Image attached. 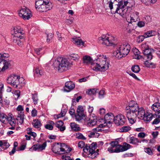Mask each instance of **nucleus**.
Wrapping results in <instances>:
<instances>
[{
	"label": "nucleus",
	"instance_id": "f3484780",
	"mask_svg": "<svg viewBox=\"0 0 160 160\" xmlns=\"http://www.w3.org/2000/svg\"><path fill=\"white\" fill-rule=\"evenodd\" d=\"M103 127H101L100 126V124L98 126L92 129L93 132H91L90 133L91 136L92 137H98L99 136V133L98 132H101L103 131L102 128Z\"/></svg>",
	"mask_w": 160,
	"mask_h": 160
},
{
	"label": "nucleus",
	"instance_id": "423d86ee",
	"mask_svg": "<svg viewBox=\"0 0 160 160\" xmlns=\"http://www.w3.org/2000/svg\"><path fill=\"white\" fill-rule=\"evenodd\" d=\"M117 50L113 53V55L119 59L126 56L130 50V45L127 43L120 44L117 46Z\"/></svg>",
	"mask_w": 160,
	"mask_h": 160
},
{
	"label": "nucleus",
	"instance_id": "2eb2a0df",
	"mask_svg": "<svg viewBox=\"0 0 160 160\" xmlns=\"http://www.w3.org/2000/svg\"><path fill=\"white\" fill-rule=\"evenodd\" d=\"M139 12L134 11L131 13L130 17L127 18L126 20L129 23L136 22L138 21L139 17Z\"/></svg>",
	"mask_w": 160,
	"mask_h": 160
},
{
	"label": "nucleus",
	"instance_id": "de8ad7c7",
	"mask_svg": "<svg viewBox=\"0 0 160 160\" xmlns=\"http://www.w3.org/2000/svg\"><path fill=\"white\" fill-rule=\"evenodd\" d=\"M123 149L122 146L119 145L118 144L116 148H115L114 152L118 153L120 152H123Z\"/></svg>",
	"mask_w": 160,
	"mask_h": 160
},
{
	"label": "nucleus",
	"instance_id": "6ab92c4d",
	"mask_svg": "<svg viewBox=\"0 0 160 160\" xmlns=\"http://www.w3.org/2000/svg\"><path fill=\"white\" fill-rule=\"evenodd\" d=\"M75 87L74 83L71 81L67 82L65 84L64 87V91L69 92L73 89Z\"/></svg>",
	"mask_w": 160,
	"mask_h": 160
},
{
	"label": "nucleus",
	"instance_id": "4468645a",
	"mask_svg": "<svg viewBox=\"0 0 160 160\" xmlns=\"http://www.w3.org/2000/svg\"><path fill=\"white\" fill-rule=\"evenodd\" d=\"M126 118L122 114H119L115 117L114 122L117 125H122L126 122Z\"/></svg>",
	"mask_w": 160,
	"mask_h": 160
},
{
	"label": "nucleus",
	"instance_id": "393cba45",
	"mask_svg": "<svg viewBox=\"0 0 160 160\" xmlns=\"http://www.w3.org/2000/svg\"><path fill=\"white\" fill-rule=\"evenodd\" d=\"M63 122L62 121H57L55 124V126L57 128L60 129L61 131H63L66 128L65 126H63Z\"/></svg>",
	"mask_w": 160,
	"mask_h": 160
},
{
	"label": "nucleus",
	"instance_id": "bf43d9fd",
	"mask_svg": "<svg viewBox=\"0 0 160 160\" xmlns=\"http://www.w3.org/2000/svg\"><path fill=\"white\" fill-rule=\"evenodd\" d=\"M84 115H80L77 114V115L75 116V118L77 121H79L81 120L83 118V117Z\"/></svg>",
	"mask_w": 160,
	"mask_h": 160
},
{
	"label": "nucleus",
	"instance_id": "cd10ccee",
	"mask_svg": "<svg viewBox=\"0 0 160 160\" xmlns=\"http://www.w3.org/2000/svg\"><path fill=\"white\" fill-rule=\"evenodd\" d=\"M72 39L73 42L78 46L84 45V42L79 38H73Z\"/></svg>",
	"mask_w": 160,
	"mask_h": 160
},
{
	"label": "nucleus",
	"instance_id": "49530a36",
	"mask_svg": "<svg viewBox=\"0 0 160 160\" xmlns=\"http://www.w3.org/2000/svg\"><path fill=\"white\" fill-rule=\"evenodd\" d=\"M74 135L75 136V138H77L82 140H85L86 139L85 137L80 132L77 133Z\"/></svg>",
	"mask_w": 160,
	"mask_h": 160
},
{
	"label": "nucleus",
	"instance_id": "8fccbe9b",
	"mask_svg": "<svg viewBox=\"0 0 160 160\" xmlns=\"http://www.w3.org/2000/svg\"><path fill=\"white\" fill-rule=\"evenodd\" d=\"M97 90L95 88H92L89 89L88 91H86V93L89 95H94L96 92Z\"/></svg>",
	"mask_w": 160,
	"mask_h": 160
},
{
	"label": "nucleus",
	"instance_id": "7c9ffc66",
	"mask_svg": "<svg viewBox=\"0 0 160 160\" xmlns=\"http://www.w3.org/2000/svg\"><path fill=\"white\" fill-rule=\"evenodd\" d=\"M32 100L34 104V105L37 104L39 100L37 92H35L34 93L32 94Z\"/></svg>",
	"mask_w": 160,
	"mask_h": 160
},
{
	"label": "nucleus",
	"instance_id": "f03ea898",
	"mask_svg": "<svg viewBox=\"0 0 160 160\" xmlns=\"http://www.w3.org/2000/svg\"><path fill=\"white\" fill-rule=\"evenodd\" d=\"M128 0H109L107 3L112 13H117L124 17L127 12Z\"/></svg>",
	"mask_w": 160,
	"mask_h": 160
},
{
	"label": "nucleus",
	"instance_id": "e433bc0d",
	"mask_svg": "<svg viewBox=\"0 0 160 160\" xmlns=\"http://www.w3.org/2000/svg\"><path fill=\"white\" fill-rule=\"evenodd\" d=\"M151 109L153 111L156 112L160 109V103L155 102L153 104L151 107Z\"/></svg>",
	"mask_w": 160,
	"mask_h": 160
},
{
	"label": "nucleus",
	"instance_id": "6e6d98bb",
	"mask_svg": "<svg viewBox=\"0 0 160 160\" xmlns=\"http://www.w3.org/2000/svg\"><path fill=\"white\" fill-rule=\"evenodd\" d=\"M144 151L147 154L150 155H152L153 154V152L151 149L150 148H144Z\"/></svg>",
	"mask_w": 160,
	"mask_h": 160
},
{
	"label": "nucleus",
	"instance_id": "dca6fc26",
	"mask_svg": "<svg viewBox=\"0 0 160 160\" xmlns=\"http://www.w3.org/2000/svg\"><path fill=\"white\" fill-rule=\"evenodd\" d=\"M51 149L52 152L58 154L61 153V143H55L52 145Z\"/></svg>",
	"mask_w": 160,
	"mask_h": 160
},
{
	"label": "nucleus",
	"instance_id": "0e129e2a",
	"mask_svg": "<svg viewBox=\"0 0 160 160\" xmlns=\"http://www.w3.org/2000/svg\"><path fill=\"white\" fill-rule=\"evenodd\" d=\"M99 97L100 98H103L105 96V91L104 90H101L100 91L99 93Z\"/></svg>",
	"mask_w": 160,
	"mask_h": 160
},
{
	"label": "nucleus",
	"instance_id": "412c9836",
	"mask_svg": "<svg viewBox=\"0 0 160 160\" xmlns=\"http://www.w3.org/2000/svg\"><path fill=\"white\" fill-rule=\"evenodd\" d=\"M145 113L146 112L144 108L142 107H141L139 108L136 113L137 118L138 117V118L143 119V118H144Z\"/></svg>",
	"mask_w": 160,
	"mask_h": 160
},
{
	"label": "nucleus",
	"instance_id": "20e7f679",
	"mask_svg": "<svg viewBox=\"0 0 160 160\" xmlns=\"http://www.w3.org/2000/svg\"><path fill=\"white\" fill-rule=\"evenodd\" d=\"M71 65L69 60L62 57L58 58L54 61L53 64L54 69L59 72H62L68 70Z\"/></svg>",
	"mask_w": 160,
	"mask_h": 160
},
{
	"label": "nucleus",
	"instance_id": "603ef678",
	"mask_svg": "<svg viewBox=\"0 0 160 160\" xmlns=\"http://www.w3.org/2000/svg\"><path fill=\"white\" fill-rule=\"evenodd\" d=\"M28 132L27 133L29 134L30 135L32 136L33 138H35L36 136V134L33 132H32V129L30 128H27Z\"/></svg>",
	"mask_w": 160,
	"mask_h": 160
},
{
	"label": "nucleus",
	"instance_id": "ddd939ff",
	"mask_svg": "<svg viewBox=\"0 0 160 160\" xmlns=\"http://www.w3.org/2000/svg\"><path fill=\"white\" fill-rule=\"evenodd\" d=\"M17 110L20 112L18 113L17 117L16 118V120L17 121V123L18 124L21 125L23 122L24 114L23 112V108L21 105H19L17 108Z\"/></svg>",
	"mask_w": 160,
	"mask_h": 160
},
{
	"label": "nucleus",
	"instance_id": "c9c22d12",
	"mask_svg": "<svg viewBox=\"0 0 160 160\" xmlns=\"http://www.w3.org/2000/svg\"><path fill=\"white\" fill-rule=\"evenodd\" d=\"M67 110L68 107L67 106H63L61 109V111L60 114L59 115L60 116H58V118H59L60 117L64 116L67 112Z\"/></svg>",
	"mask_w": 160,
	"mask_h": 160
},
{
	"label": "nucleus",
	"instance_id": "f704fd0d",
	"mask_svg": "<svg viewBox=\"0 0 160 160\" xmlns=\"http://www.w3.org/2000/svg\"><path fill=\"white\" fill-rule=\"evenodd\" d=\"M141 141H139L137 138L133 137H131L129 138V143L133 144H135L138 143H141Z\"/></svg>",
	"mask_w": 160,
	"mask_h": 160
},
{
	"label": "nucleus",
	"instance_id": "f8f14e48",
	"mask_svg": "<svg viewBox=\"0 0 160 160\" xmlns=\"http://www.w3.org/2000/svg\"><path fill=\"white\" fill-rule=\"evenodd\" d=\"M99 41L101 40L102 44L109 46L113 43L114 38L111 36L103 35L99 38Z\"/></svg>",
	"mask_w": 160,
	"mask_h": 160
},
{
	"label": "nucleus",
	"instance_id": "a18cd8bd",
	"mask_svg": "<svg viewBox=\"0 0 160 160\" xmlns=\"http://www.w3.org/2000/svg\"><path fill=\"white\" fill-rule=\"evenodd\" d=\"M70 57L71 59L75 61H78L80 58L78 54L75 53L71 54L70 55Z\"/></svg>",
	"mask_w": 160,
	"mask_h": 160
},
{
	"label": "nucleus",
	"instance_id": "4d7b16f0",
	"mask_svg": "<svg viewBox=\"0 0 160 160\" xmlns=\"http://www.w3.org/2000/svg\"><path fill=\"white\" fill-rule=\"evenodd\" d=\"M143 3L146 5H148L149 2H151L152 3H155L157 1V0H141Z\"/></svg>",
	"mask_w": 160,
	"mask_h": 160
},
{
	"label": "nucleus",
	"instance_id": "7ed1b4c3",
	"mask_svg": "<svg viewBox=\"0 0 160 160\" xmlns=\"http://www.w3.org/2000/svg\"><path fill=\"white\" fill-rule=\"evenodd\" d=\"M139 108L138 104L133 100L131 101L126 106V109L129 110L127 112V116L130 123L132 124L136 121V113Z\"/></svg>",
	"mask_w": 160,
	"mask_h": 160
},
{
	"label": "nucleus",
	"instance_id": "680f3d73",
	"mask_svg": "<svg viewBox=\"0 0 160 160\" xmlns=\"http://www.w3.org/2000/svg\"><path fill=\"white\" fill-rule=\"evenodd\" d=\"M3 88V85L2 84H0V103H2V93Z\"/></svg>",
	"mask_w": 160,
	"mask_h": 160
},
{
	"label": "nucleus",
	"instance_id": "6e6552de",
	"mask_svg": "<svg viewBox=\"0 0 160 160\" xmlns=\"http://www.w3.org/2000/svg\"><path fill=\"white\" fill-rule=\"evenodd\" d=\"M35 5L37 10L40 12L49 10L53 6L50 0H36Z\"/></svg>",
	"mask_w": 160,
	"mask_h": 160
},
{
	"label": "nucleus",
	"instance_id": "a19ab883",
	"mask_svg": "<svg viewBox=\"0 0 160 160\" xmlns=\"http://www.w3.org/2000/svg\"><path fill=\"white\" fill-rule=\"evenodd\" d=\"M7 115L4 113H0V121L4 123H7Z\"/></svg>",
	"mask_w": 160,
	"mask_h": 160
},
{
	"label": "nucleus",
	"instance_id": "aec40b11",
	"mask_svg": "<svg viewBox=\"0 0 160 160\" xmlns=\"http://www.w3.org/2000/svg\"><path fill=\"white\" fill-rule=\"evenodd\" d=\"M23 40L22 36L20 35L19 36L15 35L13 38V43L19 46H21L22 45Z\"/></svg>",
	"mask_w": 160,
	"mask_h": 160
},
{
	"label": "nucleus",
	"instance_id": "052dcab7",
	"mask_svg": "<svg viewBox=\"0 0 160 160\" xmlns=\"http://www.w3.org/2000/svg\"><path fill=\"white\" fill-rule=\"evenodd\" d=\"M146 38L145 37L144 34L143 36H139L137 39V41L138 42H141L143 41L144 39Z\"/></svg>",
	"mask_w": 160,
	"mask_h": 160
},
{
	"label": "nucleus",
	"instance_id": "37998d69",
	"mask_svg": "<svg viewBox=\"0 0 160 160\" xmlns=\"http://www.w3.org/2000/svg\"><path fill=\"white\" fill-rule=\"evenodd\" d=\"M97 121L94 118L93 119H91L87 122V126L90 127H92L95 125L97 123Z\"/></svg>",
	"mask_w": 160,
	"mask_h": 160
},
{
	"label": "nucleus",
	"instance_id": "864d4df0",
	"mask_svg": "<svg viewBox=\"0 0 160 160\" xmlns=\"http://www.w3.org/2000/svg\"><path fill=\"white\" fill-rule=\"evenodd\" d=\"M9 146V143L7 141L3 140L2 148L4 149H5L8 148Z\"/></svg>",
	"mask_w": 160,
	"mask_h": 160
},
{
	"label": "nucleus",
	"instance_id": "338daca9",
	"mask_svg": "<svg viewBox=\"0 0 160 160\" xmlns=\"http://www.w3.org/2000/svg\"><path fill=\"white\" fill-rule=\"evenodd\" d=\"M157 118H155L152 122L153 124H157L160 122V118L156 117Z\"/></svg>",
	"mask_w": 160,
	"mask_h": 160
},
{
	"label": "nucleus",
	"instance_id": "3c124183",
	"mask_svg": "<svg viewBox=\"0 0 160 160\" xmlns=\"http://www.w3.org/2000/svg\"><path fill=\"white\" fill-rule=\"evenodd\" d=\"M122 146L123 147V152L128 150L131 148V145L127 143H124L123 145Z\"/></svg>",
	"mask_w": 160,
	"mask_h": 160
},
{
	"label": "nucleus",
	"instance_id": "4be33fe9",
	"mask_svg": "<svg viewBox=\"0 0 160 160\" xmlns=\"http://www.w3.org/2000/svg\"><path fill=\"white\" fill-rule=\"evenodd\" d=\"M72 149L64 143H61V153H65L70 152Z\"/></svg>",
	"mask_w": 160,
	"mask_h": 160
},
{
	"label": "nucleus",
	"instance_id": "c756f323",
	"mask_svg": "<svg viewBox=\"0 0 160 160\" xmlns=\"http://www.w3.org/2000/svg\"><path fill=\"white\" fill-rule=\"evenodd\" d=\"M70 126L72 130L75 131H78L81 130V128L79 125L75 122L70 123Z\"/></svg>",
	"mask_w": 160,
	"mask_h": 160
},
{
	"label": "nucleus",
	"instance_id": "4c0bfd02",
	"mask_svg": "<svg viewBox=\"0 0 160 160\" xmlns=\"http://www.w3.org/2000/svg\"><path fill=\"white\" fill-rule=\"evenodd\" d=\"M32 124L34 127L37 128H40L42 125L41 122L38 119L33 120Z\"/></svg>",
	"mask_w": 160,
	"mask_h": 160
},
{
	"label": "nucleus",
	"instance_id": "9b49d317",
	"mask_svg": "<svg viewBox=\"0 0 160 160\" xmlns=\"http://www.w3.org/2000/svg\"><path fill=\"white\" fill-rule=\"evenodd\" d=\"M19 16L24 20L29 19L32 16V14L30 10L27 7H24L19 11Z\"/></svg>",
	"mask_w": 160,
	"mask_h": 160
},
{
	"label": "nucleus",
	"instance_id": "f257e3e1",
	"mask_svg": "<svg viewBox=\"0 0 160 160\" xmlns=\"http://www.w3.org/2000/svg\"><path fill=\"white\" fill-rule=\"evenodd\" d=\"M96 59V64H92V58L88 55L84 56L83 61L84 63L87 64H91V68L96 71L104 72L108 68L110 63L106 55L103 54H98Z\"/></svg>",
	"mask_w": 160,
	"mask_h": 160
},
{
	"label": "nucleus",
	"instance_id": "774afa93",
	"mask_svg": "<svg viewBox=\"0 0 160 160\" xmlns=\"http://www.w3.org/2000/svg\"><path fill=\"white\" fill-rule=\"evenodd\" d=\"M147 134L143 132H140L138 134V137L140 138H144Z\"/></svg>",
	"mask_w": 160,
	"mask_h": 160
},
{
	"label": "nucleus",
	"instance_id": "79ce46f5",
	"mask_svg": "<svg viewBox=\"0 0 160 160\" xmlns=\"http://www.w3.org/2000/svg\"><path fill=\"white\" fill-rule=\"evenodd\" d=\"M84 109L83 107L82 106H79L77 108V112L78 114L84 115Z\"/></svg>",
	"mask_w": 160,
	"mask_h": 160
},
{
	"label": "nucleus",
	"instance_id": "bb28decb",
	"mask_svg": "<svg viewBox=\"0 0 160 160\" xmlns=\"http://www.w3.org/2000/svg\"><path fill=\"white\" fill-rule=\"evenodd\" d=\"M33 72L34 76L38 77H41L43 74V70L39 68H36L34 70Z\"/></svg>",
	"mask_w": 160,
	"mask_h": 160
},
{
	"label": "nucleus",
	"instance_id": "b1692460",
	"mask_svg": "<svg viewBox=\"0 0 160 160\" xmlns=\"http://www.w3.org/2000/svg\"><path fill=\"white\" fill-rule=\"evenodd\" d=\"M141 47L145 56L151 53V50L148 48V46L146 44H142Z\"/></svg>",
	"mask_w": 160,
	"mask_h": 160
},
{
	"label": "nucleus",
	"instance_id": "c03bdc74",
	"mask_svg": "<svg viewBox=\"0 0 160 160\" xmlns=\"http://www.w3.org/2000/svg\"><path fill=\"white\" fill-rule=\"evenodd\" d=\"M145 65L148 67L150 68H154L155 67V64L153 63L149 62L148 60L146 61L145 62Z\"/></svg>",
	"mask_w": 160,
	"mask_h": 160
},
{
	"label": "nucleus",
	"instance_id": "58836bf2",
	"mask_svg": "<svg viewBox=\"0 0 160 160\" xmlns=\"http://www.w3.org/2000/svg\"><path fill=\"white\" fill-rule=\"evenodd\" d=\"M152 17L149 15H145L142 18V20L147 24L152 21Z\"/></svg>",
	"mask_w": 160,
	"mask_h": 160
},
{
	"label": "nucleus",
	"instance_id": "ea45409f",
	"mask_svg": "<svg viewBox=\"0 0 160 160\" xmlns=\"http://www.w3.org/2000/svg\"><path fill=\"white\" fill-rule=\"evenodd\" d=\"M6 119L7 123H9L10 124L11 122H15L14 119L11 114H9L8 115V116H7Z\"/></svg>",
	"mask_w": 160,
	"mask_h": 160
},
{
	"label": "nucleus",
	"instance_id": "72a5a7b5",
	"mask_svg": "<svg viewBox=\"0 0 160 160\" xmlns=\"http://www.w3.org/2000/svg\"><path fill=\"white\" fill-rule=\"evenodd\" d=\"M35 53L38 55H42L44 53V48H39L34 49Z\"/></svg>",
	"mask_w": 160,
	"mask_h": 160
},
{
	"label": "nucleus",
	"instance_id": "473e14b6",
	"mask_svg": "<svg viewBox=\"0 0 160 160\" xmlns=\"http://www.w3.org/2000/svg\"><path fill=\"white\" fill-rule=\"evenodd\" d=\"M156 34V32L154 30H150L144 33L145 37L146 38L155 36Z\"/></svg>",
	"mask_w": 160,
	"mask_h": 160
},
{
	"label": "nucleus",
	"instance_id": "5701e85b",
	"mask_svg": "<svg viewBox=\"0 0 160 160\" xmlns=\"http://www.w3.org/2000/svg\"><path fill=\"white\" fill-rule=\"evenodd\" d=\"M118 144V142L117 141L111 142L110 143V146L108 148V151L110 153L114 152L115 148Z\"/></svg>",
	"mask_w": 160,
	"mask_h": 160
},
{
	"label": "nucleus",
	"instance_id": "69168bd1",
	"mask_svg": "<svg viewBox=\"0 0 160 160\" xmlns=\"http://www.w3.org/2000/svg\"><path fill=\"white\" fill-rule=\"evenodd\" d=\"M53 36V35L52 33H50L47 35V42H48L52 39Z\"/></svg>",
	"mask_w": 160,
	"mask_h": 160
},
{
	"label": "nucleus",
	"instance_id": "9d476101",
	"mask_svg": "<svg viewBox=\"0 0 160 160\" xmlns=\"http://www.w3.org/2000/svg\"><path fill=\"white\" fill-rule=\"evenodd\" d=\"M8 57V54L6 53H0V72L5 71L8 68L10 63L6 59Z\"/></svg>",
	"mask_w": 160,
	"mask_h": 160
},
{
	"label": "nucleus",
	"instance_id": "5fc2aeb1",
	"mask_svg": "<svg viewBox=\"0 0 160 160\" xmlns=\"http://www.w3.org/2000/svg\"><path fill=\"white\" fill-rule=\"evenodd\" d=\"M131 129V128L128 126H123L120 129V131L121 132H126L129 131Z\"/></svg>",
	"mask_w": 160,
	"mask_h": 160
},
{
	"label": "nucleus",
	"instance_id": "e2e57ef3",
	"mask_svg": "<svg viewBox=\"0 0 160 160\" xmlns=\"http://www.w3.org/2000/svg\"><path fill=\"white\" fill-rule=\"evenodd\" d=\"M145 23H146L143 21H139L138 22L137 25L139 27L142 28L145 26Z\"/></svg>",
	"mask_w": 160,
	"mask_h": 160
},
{
	"label": "nucleus",
	"instance_id": "39448f33",
	"mask_svg": "<svg viewBox=\"0 0 160 160\" xmlns=\"http://www.w3.org/2000/svg\"><path fill=\"white\" fill-rule=\"evenodd\" d=\"M85 143L83 141H80L78 143V147L81 148H83V151L84 152L87 153L89 158L92 159L95 158L98 155V153L95 151L97 148V145L92 143L90 145H86L85 147Z\"/></svg>",
	"mask_w": 160,
	"mask_h": 160
},
{
	"label": "nucleus",
	"instance_id": "1a4fd4ad",
	"mask_svg": "<svg viewBox=\"0 0 160 160\" xmlns=\"http://www.w3.org/2000/svg\"><path fill=\"white\" fill-rule=\"evenodd\" d=\"M115 117L112 113H108L104 116V119L100 120L99 122H101L100 126L101 127H104L108 124H110L114 122Z\"/></svg>",
	"mask_w": 160,
	"mask_h": 160
},
{
	"label": "nucleus",
	"instance_id": "0eeeda50",
	"mask_svg": "<svg viewBox=\"0 0 160 160\" xmlns=\"http://www.w3.org/2000/svg\"><path fill=\"white\" fill-rule=\"evenodd\" d=\"M7 82L13 87L18 88L24 86L26 84V81L23 77L15 74H12L8 77Z\"/></svg>",
	"mask_w": 160,
	"mask_h": 160
},
{
	"label": "nucleus",
	"instance_id": "2f4dec72",
	"mask_svg": "<svg viewBox=\"0 0 160 160\" xmlns=\"http://www.w3.org/2000/svg\"><path fill=\"white\" fill-rule=\"evenodd\" d=\"M54 123L52 121H49L48 122L46 125H45V128L49 130H52L53 128Z\"/></svg>",
	"mask_w": 160,
	"mask_h": 160
},
{
	"label": "nucleus",
	"instance_id": "a878e982",
	"mask_svg": "<svg viewBox=\"0 0 160 160\" xmlns=\"http://www.w3.org/2000/svg\"><path fill=\"white\" fill-rule=\"evenodd\" d=\"M132 52L133 53V57L136 59H139L142 58V56L140 55V52L136 48H133Z\"/></svg>",
	"mask_w": 160,
	"mask_h": 160
},
{
	"label": "nucleus",
	"instance_id": "a211bd4d",
	"mask_svg": "<svg viewBox=\"0 0 160 160\" xmlns=\"http://www.w3.org/2000/svg\"><path fill=\"white\" fill-rule=\"evenodd\" d=\"M47 143L46 142H44L42 144H37L33 145L32 147L30 148V150L32 151L33 150L36 151L38 150L40 151H42L46 147Z\"/></svg>",
	"mask_w": 160,
	"mask_h": 160
},
{
	"label": "nucleus",
	"instance_id": "09e8293b",
	"mask_svg": "<svg viewBox=\"0 0 160 160\" xmlns=\"http://www.w3.org/2000/svg\"><path fill=\"white\" fill-rule=\"evenodd\" d=\"M132 71L135 73H138L140 70V68L138 65H135L132 67Z\"/></svg>",
	"mask_w": 160,
	"mask_h": 160
},
{
	"label": "nucleus",
	"instance_id": "13d9d810",
	"mask_svg": "<svg viewBox=\"0 0 160 160\" xmlns=\"http://www.w3.org/2000/svg\"><path fill=\"white\" fill-rule=\"evenodd\" d=\"M20 92L19 90H16L14 93V97L16 100H17L20 96Z\"/></svg>",
	"mask_w": 160,
	"mask_h": 160
},
{
	"label": "nucleus",
	"instance_id": "c85d7f7f",
	"mask_svg": "<svg viewBox=\"0 0 160 160\" xmlns=\"http://www.w3.org/2000/svg\"><path fill=\"white\" fill-rule=\"evenodd\" d=\"M145 116L144 118L143 119L147 121H151L154 116V115L152 113L148 112H146Z\"/></svg>",
	"mask_w": 160,
	"mask_h": 160
}]
</instances>
